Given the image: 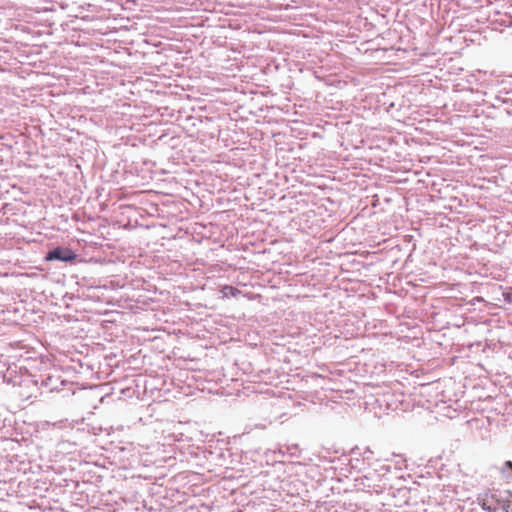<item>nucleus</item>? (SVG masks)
Wrapping results in <instances>:
<instances>
[{
	"instance_id": "2",
	"label": "nucleus",
	"mask_w": 512,
	"mask_h": 512,
	"mask_svg": "<svg viewBox=\"0 0 512 512\" xmlns=\"http://www.w3.org/2000/svg\"><path fill=\"white\" fill-rule=\"evenodd\" d=\"M77 254L69 248L57 247L45 256L46 261L59 260L62 262L72 263L76 260Z\"/></svg>"
},
{
	"instance_id": "4",
	"label": "nucleus",
	"mask_w": 512,
	"mask_h": 512,
	"mask_svg": "<svg viewBox=\"0 0 512 512\" xmlns=\"http://www.w3.org/2000/svg\"><path fill=\"white\" fill-rule=\"evenodd\" d=\"M501 473L503 478H505L507 481L512 479V461H506L504 463Z\"/></svg>"
},
{
	"instance_id": "1",
	"label": "nucleus",
	"mask_w": 512,
	"mask_h": 512,
	"mask_svg": "<svg viewBox=\"0 0 512 512\" xmlns=\"http://www.w3.org/2000/svg\"><path fill=\"white\" fill-rule=\"evenodd\" d=\"M478 501L481 507L488 512H497L504 507V504L491 491H485L480 494Z\"/></svg>"
},
{
	"instance_id": "3",
	"label": "nucleus",
	"mask_w": 512,
	"mask_h": 512,
	"mask_svg": "<svg viewBox=\"0 0 512 512\" xmlns=\"http://www.w3.org/2000/svg\"><path fill=\"white\" fill-rule=\"evenodd\" d=\"M221 293H222L223 298H229V297H237L241 293V291L233 286L225 285L221 289Z\"/></svg>"
}]
</instances>
